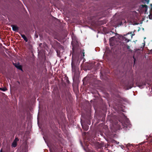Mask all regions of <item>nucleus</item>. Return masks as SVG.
I'll return each mask as SVG.
<instances>
[{
	"mask_svg": "<svg viewBox=\"0 0 152 152\" xmlns=\"http://www.w3.org/2000/svg\"><path fill=\"white\" fill-rule=\"evenodd\" d=\"M72 68L73 69V64L72 63Z\"/></svg>",
	"mask_w": 152,
	"mask_h": 152,
	"instance_id": "13",
	"label": "nucleus"
},
{
	"mask_svg": "<svg viewBox=\"0 0 152 152\" xmlns=\"http://www.w3.org/2000/svg\"><path fill=\"white\" fill-rule=\"evenodd\" d=\"M15 65L18 69L22 70V67L20 65L17 64H15Z\"/></svg>",
	"mask_w": 152,
	"mask_h": 152,
	"instance_id": "4",
	"label": "nucleus"
},
{
	"mask_svg": "<svg viewBox=\"0 0 152 152\" xmlns=\"http://www.w3.org/2000/svg\"><path fill=\"white\" fill-rule=\"evenodd\" d=\"M136 51L135 52V54H134V55L133 56V58L134 59V62H135V54H136Z\"/></svg>",
	"mask_w": 152,
	"mask_h": 152,
	"instance_id": "10",
	"label": "nucleus"
},
{
	"mask_svg": "<svg viewBox=\"0 0 152 152\" xmlns=\"http://www.w3.org/2000/svg\"><path fill=\"white\" fill-rule=\"evenodd\" d=\"M83 56H84V52H83Z\"/></svg>",
	"mask_w": 152,
	"mask_h": 152,
	"instance_id": "12",
	"label": "nucleus"
},
{
	"mask_svg": "<svg viewBox=\"0 0 152 152\" xmlns=\"http://www.w3.org/2000/svg\"><path fill=\"white\" fill-rule=\"evenodd\" d=\"M110 41H111V40H110Z\"/></svg>",
	"mask_w": 152,
	"mask_h": 152,
	"instance_id": "17",
	"label": "nucleus"
},
{
	"mask_svg": "<svg viewBox=\"0 0 152 152\" xmlns=\"http://www.w3.org/2000/svg\"><path fill=\"white\" fill-rule=\"evenodd\" d=\"M17 145V141L16 140V139H15V140L12 143V146L14 147H15Z\"/></svg>",
	"mask_w": 152,
	"mask_h": 152,
	"instance_id": "2",
	"label": "nucleus"
},
{
	"mask_svg": "<svg viewBox=\"0 0 152 152\" xmlns=\"http://www.w3.org/2000/svg\"><path fill=\"white\" fill-rule=\"evenodd\" d=\"M15 65L18 69L22 70V67L20 65L17 64H15Z\"/></svg>",
	"mask_w": 152,
	"mask_h": 152,
	"instance_id": "5",
	"label": "nucleus"
},
{
	"mask_svg": "<svg viewBox=\"0 0 152 152\" xmlns=\"http://www.w3.org/2000/svg\"><path fill=\"white\" fill-rule=\"evenodd\" d=\"M15 139H16V140L17 141L18 140V138H15Z\"/></svg>",
	"mask_w": 152,
	"mask_h": 152,
	"instance_id": "14",
	"label": "nucleus"
},
{
	"mask_svg": "<svg viewBox=\"0 0 152 152\" xmlns=\"http://www.w3.org/2000/svg\"><path fill=\"white\" fill-rule=\"evenodd\" d=\"M130 40L128 39H125V41L127 42H128Z\"/></svg>",
	"mask_w": 152,
	"mask_h": 152,
	"instance_id": "11",
	"label": "nucleus"
},
{
	"mask_svg": "<svg viewBox=\"0 0 152 152\" xmlns=\"http://www.w3.org/2000/svg\"><path fill=\"white\" fill-rule=\"evenodd\" d=\"M129 48V46H127V48Z\"/></svg>",
	"mask_w": 152,
	"mask_h": 152,
	"instance_id": "16",
	"label": "nucleus"
},
{
	"mask_svg": "<svg viewBox=\"0 0 152 152\" xmlns=\"http://www.w3.org/2000/svg\"><path fill=\"white\" fill-rule=\"evenodd\" d=\"M21 36L26 42H27L28 41V39L25 36V35H24V34H21Z\"/></svg>",
	"mask_w": 152,
	"mask_h": 152,
	"instance_id": "3",
	"label": "nucleus"
},
{
	"mask_svg": "<svg viewBox=\"0 0 152 152\" xmlns=\"http://www.w3.org/2000/svg\"><path fill=\"white\" fill-rule=\"evenodd\" d=\"M11 26L12 27V29L13 31H18V28L17 26L15 25H12Z\"/></svg>",
	"mask_w": 152,
	"mask_h": 152,
	"instance_id": "1",
	"label": "nucleus"
},
{
	"mask_svg": "<svg viewBox=\"0 0 152 152\" xmlns=\"http://www.w3.org/2000/svg\"><path fill=\"white\" fill-rule=\"evenodd\" d=\"M0 90H1L3 91H5L7 90V89L5 88H0Z\"/></svg>",
	"mask_w": 152,
	"mask_h": 152,
	"instance_id": "8",
	"label": "nucleus"
},
{
	"mask_svg": "<svg viewBox=\"0 0 152 152\" xmlns=\"http://www.w3.org/2000/svg\"><path fill=\"white\" fill-rule=\"evenodd\" d=\"M0 152H2V150L1 149L0 150Z\"/></svg>",
	"mask_w": 152,
	"mask_h": 152,
	"instance_id": "15",
	"label": "nucleus"
},
{
	"mask_svg": "<svg viewBox=\"0 0 152 152\" xmlns=\"http://www.w3.org/2000/svg\"><path fill=\"white\" fill-rule=\"evenodd\" d=\"M141 7H145V9H146L145 10H147V5H141Z\"/></svg>",
	"mask_w": 152,
	"mask_h": 152,
	"instance_id": "9",
	"label": "nucleus"
},
{
	"mask_svg": "<svg viewBox=\"0 0 152 152\" xmlns=\"http://www.w3.org/2000/svg\"><path fill=\"white\" fill-rule=\"evenodd\" d=\"M83 128L86 130H87L88 129V127L87 126H85L82 125Z\"/></svg>",
	"mask_w": 152,
	"mask_h": 152,
	"instance_id": "7",
	"label": "nucleus"
},
{
	"mask_svg": "<svg viewBox=\"0 0 152 152\" xmlns=\"http://www.w3.org/2000/svg\"><path fill=\"white\" fill-rule=\"evenodd\" d=\"M149 0H144L143 1V3L147 4H148Z\"/></svg>",
	"mask_w": 152,
	"mask_h": 152,
	"instance_id": "6",
	"label": "nucleus"
}]
</instances>
